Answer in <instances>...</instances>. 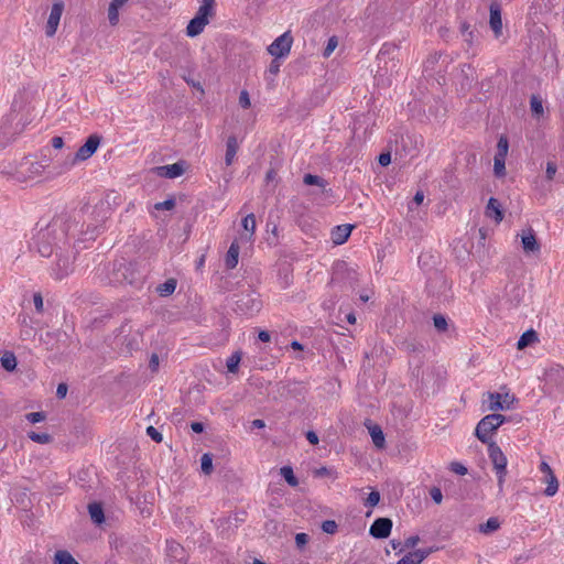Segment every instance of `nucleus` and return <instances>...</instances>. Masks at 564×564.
Segmentation results:
<instances>
[{
  "mask_svg": "<svg viewBox=\"0 0 564 564\" xmlns=\"http://www.w3.org/2000/svg\"><path fill=\"white\" fill-rule=\"evenodd\" d=\"M489 25L492 30L495 36L498 39L502 35V19H501V8L498 3L492 2L489 7Z\"/></svg>",
  "mask_w": 564,
  "mask_h": 564,
  "instance_id": "nucleus-10",
  "label": "nucleus"
},
{
  "mask_svg": "<svg viewBox=\"0 0 564 564\" xmlns=\"http://www.w3.org/2000/svg\"><path fill=\"white\" fill-rule=\"evenodd\" d=\"M433 322H434V326L438 330H445L446 327H447L446 318L444 316H442V315H435L434 318H433Z\"/></svg>",
  "mask_w": 564,
  "mask_h": 564,
  "instance_id": "nucleus-42",
  "label": "nucleus"
},
{
  "mask_svg": "<svg viewBox=\"0 0 564 564\" xmlns=\"http://www.w3.org/2000/svg\"><path fill=\"white\" fill-rule=\"evenodd\" d=\"M237 151H238L237 143H229L227 152H226V163L228 165H230L234 162Z\"/></svg>",
  "mask_w": 564,
  "mask_h": 564,
  "instance_id": "nucleus-38",
  "label": "nucleus"
},
{
  "mask_svg": "<svg viewBox=\"0 0 564 564\" xmlns=\"http://www.w3.org/2000/svg\"><path fill=\"white\" fill-rule=\"evenodd\" d=\"M464 36H465V42H467L469 45L473 44V41L475 37V34L473 31H468V34L464 35Z\"/></svg>",
  "mask_w": 564,
  "mask_h": 564,
  "instance_id": "nucleus-64",
  "label": "nucleus"
},
{
  "mask_svg": "<svg viewBox=\"0 0 564 564\" xmlns=\"http://www.w3.org/2000/svg\"><path fill=\"white\" fill-rule=\"evenodd\" d=\"M451 470L455 474H458V475H466L467 474V468L458 463V462H453L449 466Z\"/></svg>",
  "mask_w": 564,
  "mask_h": 564,
  "instance_id": "nucleus-44",
  "label": "nucleus"
},
{
  "mask_svg": "<svg viewBox=\"0 0 564 564\" xmlns=\"http://www.w3.org/2000/svg\"><path fill=\"white\" fill-rule=\"evenodd\" d=\"M280 473L290 486L295 487L297 485V479L291 467L284 466L281 468Z\"/></svg>",
  "mask_w": 564,
  "mask_h": 564,
  "instance_id": "nucleus-31",
  "label": "nucleus"
},
{
  "mask_svg": "<svg viewBox=\"0 0 564 564\" xmlns=\"http://www.w3.org/2000/svg\"><path fill=\"white\" fill-rule=\"evenodd\" d=\"M64 10V3L62 1L54 2L51 12L48 15V20L45 28V34L47 36H53L56 33L57 26L59 24V20Z\"/></svg>",
  "mask_w": 564,
  "mask_h": 564,
  "instance_id": "nucleus-8",
  "label": "nucleus"
},
{
  "mask_svg": "<svg viewBox=\"0 0 564 564\" xmlns=\"http://www.w3.org/2000/svg\"><path fill=\"white\" fill-rule=\"evenodd\" d=\"M505 422V416L501 414H489L482 417L476 427V436L482 443H488L489 435L495 432Z\"/></svg>",
  "mask_w": 564,
  "mask_h": 564,
  "instance_id": "nucleus-3",
  "label": "nucleus"
},
{
  "mask_svg": "<svg viewBox=\"0 0 564 564\" xmlns=\"http://www.w3.org/2000/svg\"><path fill=\"white\" fill-rule=\"evenodd\" d=\"M252 427L254 429H263L265 427V423L263 420L257 419L251 422Z\"/></svg>",
  "mask_w": 564,
  "mask_h": 564,
  "instance_id": "nucleus-60",
  "label": "nucleus"
},
{
  "mask_svg": "<svg viewBox=\"0 0 564 564\" xmlns=\"http://www.w3.org/2000/svg\"><path fill=\"white\" fill-rule=\"evenodd\" d=\"M28 436L30 440L39 444H50L53 440L52 436L45 432H29Z\"/></svg>",
  "mask_w": 564,
  "mask_h": 564,
  "instance_id": "nucleus-28",
  "label": "nucleus"
},
{
  "mask_svg": "<svg viewBox=\"0 0 564 564\" xmlns=\"http://www.w3.org/2000/svg\"><path fill=\"white\" fill-rule=\"evenodd\" d=\"M424 199V194L422 192H416L414 195V202L420 205Z\"/></svg>",
  "mask_w": 564,
  "mask_h": 564,
  "instance_id": "nucleus-63",
  "label": "nucleus"
},
{
  "mask_svg": "<svg viewBox=\"0 0 564 564\" xmlns=\"http://www.w3.org/2000/svg\"><path fill=\"white\" fill-rule=\"evenodd\" d=\"M368 431H369V434L371 436L373 444L378 448H383L386 440H384V435H383V432L380 429V426L371 424L368 426Z\"/></svg>",
  "mask_w": 564,
  "mask_h": 564,
  "instance_id": "nucleus-22",
  "label": "nucleus"
},
{
  "mask_svg": "<svg viewBox=\"0 0 564 564\" xmlns=\"http://www.w3.org/2000/svg\"><path fill=\"white\" fill-rule=\"evenodd\" d=\"M241 360V352L236 351L226 361V366L229 372L235 373L238 370Z\"/></svg>",
  "mask_w": 564,
  "mask_h": 564,
  "instance_id": "nucleus-27",
  "label": "nucleus"
},
{
  "mask_svg": "<svg viewBox=\"0 0 564 564\" xmlns=\"http://www.w3.org/2000/svg\"><path fill=\"white\" fill-rule=\"evenodd\" d=\"M364 123L365 122H356L355 126H354V139L360 141V140H365L367 138H370L371 134H367V127H364Z\"/></svg>",
  "mask_w": 564,
  "mask_h": 564,
  "instance_id": "nucleus-30",
  "label": "nucleus"
},
{
  "mask_svg": "<svg viewBox=\"0 0 564 564\" xmlns=\"http://www.w3.org/2000/svg\"><path fill=\"white\" fill-rule=\"evenodd\" d=\"M380 501V494L378 491H371L366 500L368 507H375Z\"/></svg>",
  "mask_w": 564,
  "mask_h": 564,
  "instance_id": "nucleus-40",
  "label": "nucleus"
},
{
  "mask_svg": "<svg viewBox=\"0 0 564 564\" xmlns=\"http://www.w3.org/2000/svg\"><path fill=\"white\" fill-rule=\"evenodd\" d=\"M1 366L6 370H8V371L14 370L15 367H17V358H15V356L12 352H6L1 357Z\"/></svg>",
  "mask_w": 564,
  "mask_h": 564,
  "instance_id": "nucleus-29",
  "label": "nucleus"
},
{
  "mask_svg": "<svg viewBox=\"0 0 564 564\" xmlns=\"http://www.w3.org/2000/svg\"><path fill=\"white\" fill-rule=\"evenodd\" d=\"M175 288H176L175 280L171 279V280H167L166 282H164L163 284H161L158 288V291L161 295L166 296V295L172 294L175 291Z\"/></svg>",
  "mask_w": 564,
  "mask_h": 564,
  "instance_id": "nucleus-34",
  "label": "nucleus"
},
{
  "mask_svg": "<svg viewBox=\"0 0 564 564\" xmlns=\"http://www.w3.org/2000/svg\"><path fill=\"white\" fill-rule=\"evenodd\" d=\"M486 215L489 218H492L497 224H499L502 220L503 214L500 208V204L496 198L491 197L489 199L487 207H486Z\"/></svg>",
  "mask_w": 564,
  "mask_h": 564,
  "instance_id": "nucleus-18",
  "label": "nucleus"
},
{
  "mask_svg": "<svg viewBox=\"0 0 564 564\" xmlns=\"http://www.w3.org/2000/svg\"><path fill=\"white\" fill-rule=\"evenodd\" d=\"M431 552L432 549L416 550L412 553L404 555L397 564H421Z\"/></svg>",
  "mask_w": 564,
  "mask_h": 564,
  "instance_id": "nucleus-16",
  "label": "nucleus"
},
{
  "mask_svg": "<svg viewBox=\"0 0 564 564\" xmlns=\"http://www.w3.org/2000/svg\"><path fill=\"white\" fill-rule=\"evenodd\" d=\"M459 30L463 35H467L470 30V24L467 21L460 22Z\"/></svg>",
  "mask_w": 564,
  "mask_h": 564,
  "instance_id": "nucleus-58",
  "label": "nucleus"
},
{
  "mask_svg": "<svg viewBox=\"0 0 564 564\" xmlns=\"http://www.w3.org/2000/svg\"><path fill=\"white\" fill-rule=\"evenodd\" d=\"M293 43V37L291 32H284L280 36H278L268 47V52L270 55L274 57H283L286 56Z\"/></svg>",
  "mask_w": 564,
  "mask_h": 564,
  "instance_id": "nucleus-5",
  "label": "nucleus"
},
{
  "mask_svg": "<svg viewBox=\"0 0 564 564\" xmlns=\"http://www.w3.org/2000/svg\"><path fill=\"white\" fill-rule=\"evenodd\" d=\"M84 141H102V135L98 133H91Z\"/></svg>",
  "mask_w": 564,
  "mask_h": 564,
  "instance_id": "nucleus-61",
  "label": "nucleus"
},
{
  "mask_svg": "<svg viewBox=\"0 0 564 564\" xmlns=\"http://www.w3.org/2000/svg\"><path fill=\"white\" fill-rule=\"evenodd\" d=\"M238 258H239V245L237 241H234L231 246L229 247V250L227 252L225 262L227 268L234 269L238 264Z\"/></svg>",
  "mask_w": 564,
  "mask_h": 564,
  "instance_id": "nucleus-21",
  "label": "nucleus"
},
{
  "mask_svg": "<svg viewBox=\"0 0 564 564\" xmlns=\"http://www.w3.org/2000/svg\"><path fill=\"white\" fill-rule=\"evenodd\" d=\"M26 420L32 423H40L45 420V414L43 412H31L25 415Z\"/></svg>",
  "mask_w": 564,
  "mask_h": 564,
  "instance_id": "nucleus-39",
  "label": "nucleus"
},
{
  "mask_svg": "<svg viewBox=\"0 0 564 564\" xmlns=\"http://www.w3.org/2000/svg\"><path fill=\"white\" fill-rule=\"evenodd\" d=\"M431 498L434 500L435 503L440 505L443 501V494L440 488L433 487L430 490Z\"/></svg>",
  "mask_w": 564,
  "mask_h": 564,
  "instance_id": "nucleus-45",
  "label": "nucleus"
},
{
  "mask_svg": "<svg viewBox=\"0 0 564 564\" xmlns=\"http://www.w3.org/2000/svg\"><path fill=\"white\" fill-rule=\"evenodd\" d=\"M280 62L276 59H273L269 66L268 72L272 75H276L280 72Z\"/></svg>",
  "mask_w": 564,
  "mask_h": 564,
  "instance_id": "nucleus-54",
  "label": "nucleus"
},
{
  "mask_svg": "<svg viewBox=\"0 0 564 564\" xmlns=\"http://www.w3.org/2000/svg\"><path fill=\"white\" fill-rule=\"evenodd\" d=\"M191 429L195 433H202L204 431V426H203V424L200 422H193L191 424Z\"/></svg>",
  "mask_w": 564,
  "mask_h": 564,
  "instance_id": "nucleus-59",
  "label": "nucleus"
},
{
  "mask_svg": "<svg viewBox=\"0 0 564 564\" xmlns=\"http://www.w3.org/2000/svg\"><path fill=\"white\" fill-rule=\"evenodd\" d=\"M207 24L208 23L206 21H204L203 19L194 17L189 21V23L186 28V33L191 37L197 36L198 34H200L203 32L204 28Z\"/></svg>",
  "mask_w": 564,
  "mask_h": 564,
  "instance_id": "nucleus-20",
  "label": "nucleus"
},
{
  "mask_svg": "<svg viewBox=\"0 0 564 564\" xmlns=\"http://www.w3.org/2000/svg\"><path fill=\"white\" fill-rule=\"evenodd\" d=\"M37 113L35 106L24 94L15 96L11 110L1 124L3 138L9 139L19 135Z\"/></svg>",
  "mask_w": 564,
  "mask_h": 564,
  "instance_id": "nucleus-1",
  "label": "nucleus"
},
{
  "mask_svg": "<svg viewBox=\"0 0 564 564\" xmlns=\"http://www.w3.org/2000/svg\"><path fill=\"white\" fill-rule=\"evenodd\" d=\"M67 393V386L65 383H59L56 389V394L58 398H65Z\"/></svg>",
  "mask_w": 564,
  "mask_h": 564,
  "instance_id": "nucleus-56",
  "label": "nucleus"
},
{
  "mask_svg": "<svg viewBox=\"0 0 564 564\" xmlns=\"http://www.w3.org/2000/svg\"><path fill=\"white\" fill-rule=\"evenodd\" d=\"M215 14V0H202V4L196 12V18H200L207 23L209 22V18Z\"/></svg>",
  "mask_w": 564,
  "mask_h": 564,
  "instance_id": "nucleus-17",
  "label": "nucleus"
},
{
  "mask_svg": "<svg viewBox=\"0 0 564 564\" xmlns=\"http://www.w3.org/2000/svg\"><path fill=\"white\" fill-rule=\"evenodd\" d=\"M488 456L494 466L497 476V484L500 490L503 488L507 476V456L501 448L494 442L488 443Z\"/></svg>",
  "mask_w": 564,
  "mask_h": 564,
  "instance_id": "nucleus-2",
  "label": "nucleus"
},
{
  "mask_svg": "<svg viewBox=\"0 0 564 564\" xmlns=\"http://www.w3.org/2000/svg\"><path fill=\"white\" fill-rule=\"evenodd\" d=\"M73 271V267L70 261L67 258L59 259L55 267L52 268L51 275L55 280H63L65 276L69 275Z\"/></svg>",
  "mask_w": 564,
  "mask_h": 564,
  "instance_id": "nucleus-13",
  "label": "nucleus"
},
{
  "mask_svg": "<svg viewBox=\"0 0 564 564\" xmlns=\"http://www.w3.org/2000/svg\"><path fill=\"white\" fill-rule=\"evenodd\" d=\"M88 511H89L91 520L95 523L100 524L104 522L105 517H104V511H102V508L100 505H98V503L89 505Z\"/></svg>",
  "mask_w": 564,
  "mask_h": 564,
  "instance_id": "nucleus-24",
  "label": "nucleus"
},
{
  "mask_svg": "<svg viewBox=\"0 0 564 564\" xmlns=\"http://www.w3.org/2000/svg\"><path fill=\"white\" fill-rule=\"evenodd\" d=\"M175 206V202L173 199H167L161 203H156L154 205L155 209L158 210H171Z\"/></svg>",
  "mask_w": 564,
  "mask_h": 564,
  "instance_id": "nucleus-41",
  "label": "nucleus"
},
{
  "mask_svg": "<svg viewBox=\"0 0 564 564\" xmlns=\"http://www.w3.org/2000/svg\"><path fill=\"white\" fill-rule=\"evenodd\" d=\"M119 9L112 4H109L108 8V20L111 25H117L119 22Z\"/></svg>",
  "mask_w": 564,
  "mask_h": 564,
  "instance_id": "nucleus-37",
  "label": "nucleus"
},
{
  "mask_svg": "<svg viewBox=\"0 0 564 564\" xmlns=\"http://www.w3.org/2000/svg\"><path fill=\"white\" fill-rule=\"evenodd\" d=\"M538 337L534 330H528L522 334V336L519 338L517 347L518 349H524L529 345L536 341Z\"/></svg>",
  "mask_w": 564,
  "mask_h": 564,
  "instance_id": "nucleus-23",
  "label": "nucleus"
},
{
  "mask_svg": "<svg viewBox=\"0 0 564 564\" xmlns=\"http://www.w3.org/2000/svg\"><path fill=\"white\" fill-rule=\"evenodd\" d=\"M160 365L159 356L153 354L150 358L149 367L152 371H156Z\"/></svg>",
  "mask_w": 564,
  "mask_h": 564,
  "instance_id": "nucleus-53",
  "label": "nucleus"
},
{
  "mask_svg": "<svg viewBox=\"0 0 564 564\" xmlns=\"http://www.w3.org/2000/svg\"><path fill=\"white\" fill-rule=\"evenodd\" d=\"M33 303H34V306L36 308L37 312H42L43 311V297L40 293H35L33 295Z\"/></svg>",
  "mask_w": 564,
  "mask_h": 564,
  "instance_id": "nucleus-49",
  "label": "nucleus"
},
{
  "mask_svg": "<svg viewBox=\"0 0 564 564\" xmlns=\"http://www.w3.org/2000/svg\"><path fill=\"white\" fill-rule=\"evenodd\" d=\"M155 172L159 176L175 178L185 172V164L183 162H177L170 165L159 166L155 169Z\"/></svg>",
  "mask_w": 564,
  "mask_h": 564,
  "instance_id": "nucleus-12",
  "label": "nucleus"
},
{
  "mask_svg": "<svg viewBox=\"0 0 564 564\" xmlns=\"http://www.w3.org/2000/svg\"><path fill=\"white\" fill-rule=\"evenodd\" d=\"M556 173V165L553 162L546 163V177L552 180Z\"/></svg>",
  "mask_w": 564,
  "mask_h": 564,
  "instance_id": "nucleus-52",
  "label": "nucleus"
},
{
  "mask_svg": "<svg viewBox=\"0 0 564 564\" xmlns=\"http://www.w3.org/2000/svg\"><path fill=\"white\" fill-rule=\"evenodd\" d=\"M378 160H379V163H380L381 165L387 166V165H389V164H390V162H391V155H390V153H389V152L381 153V154L379 155V159H378Z\"/></svg>",
  "mask_w": 564,
  "mask_h": 564,
  "instance_id": "nucleus-55",
  "label": "nucleus"
},
{
  "mask_svg": "<svg viewBox=\"0 0 564 564\" xmlns=\"http://www.w3.org/2000/svg\"><path fill=\"white\" fill-rule=\"evenodd\" d=\"M147 434L155 442L160 443L162 441L161 433L153 426H149L147 429Z\"/></svg>",
  "mask_w": 564,
  "mask_h": 564,
  "instance_id": "nucleus-47",
  "label": "nucleus"
},
{
  "mask_svg": "<svg viewBox=\"0 0 564 564\" xmlns=\"http://www.w3.org/2000/svg\"><path fill=\"white\" fill-rule=\"evenodd\" d=\"M98 144L99 143H84L73 159V164L90 158L97 151Z\"/></svg>",
  "mask_w": 564,
  "mask_h": 564,
  "instance_id": "nucleus-19",
  "label": "nucleus"
},
{
  "mask_svg": "<svg viewBox=\"0 0 564 564\" xmlns=\"http://www.w3.org/2000/svg\"><path fill=\"white\" fill-rule=\"evenodd\" d=\"M500 527V522L497 518H489L486 523L480 524L479 531L481 533L488 534L496 530H498Z\"/></svg>",
  "mask_w": 564,
  "mask_h": 564,
  "instance_id": "nucleus-26",
  "label": "nucleus"
},
{
  "mask_svg": "<svg viewBox=\"0 0 564 564\" xmlns=\"http://www.w3.org/2000/svg\"><path fill=\"white\" fill-rule=\"evenodd\" d=\"M308 541V536L305 533H297L295 535V543L299 547H303Z\"/></svg>",
  "mask_w": 564,
  "mask_h": 564,
  "instance_id": "nucleus-50",
  "label": "nucleus"
},
{
  "mask_svg": "<svg viewBox=\"0 0 564 564\" xmlns=\"http://www.w3.org/2000/svg\"><path fill=\"white\" fill-rule=\"evenodd\" d=\"M392 521L388 518L377 519L370 527V534L377 539H386L390 535Z\"/></svg>",
  "mask_w": 564,
  "mask_h": 564,
  "instance_id": "nucleus-11",
  "label": "nucleus"
},
{
  "mask_svg": "<svg viewBox=\"0 0 564 564\" xmlns=\"http://www.w3.org/2000/svg\"><path fill=\"white\" fill-rule=\"evenodd\" d=\"M520 238L522 251L525 256H536L540 253L541 246L532 228H524L518 235Z\"/></svg>",
  "mask_w": 564,
  "mask_h": 564,
  "instance_id": "nucleus-4",
  "label": "nucleus"
},
{
  "mask_svg": "<svg viewBox=\"0 0 564 564\" xmlns=\"http://www.w3.org/2000/svg\"><path fill=\"white\" fill-rule=\"evenodd\" d=\"M540 471L543 474L541 481L546 485L544 494L547 497H553L558 491V480L551 468V466L546 462H541L539 466Z\"/></svg>",
  "mask_w": 564,
  "mask_h": 564,
  "instance_id": "nucleus-7",
  "label": "nucleus"
},
{
  "mask_svg": "<svg viewBox=\"0 0 564 564\" xmlns=\"http://www.w3.org/2000/svg\"><path fill=\"white\" fill-rule=\"evenodd\" d=\"M351 230H352L351 225H340V226L335 227L332 230V241L335 245H343L350 236Z\"/></svg>",
  "mask_w": 564,
  "mask_h": 564,
  "instance_id": "nucleus-15",
  "label": "nucleus"
},
{
  "mask_svg": "<svg viewBox=\"0 0 564 564\" xmlns=\"http://www.w3.org/2000/svg\"><path fill=\"white\" fill-rule=\"evenodd\" d=\"M259 339L261 341H269L270 340V334L267 330H261L258 335Z\"/></svg>",
  "mask_w": 564,
  "mask_h": 564,
  "instance_id": "nucleus-62",
  "label": "nucleus"
},
{
  "mask_svg": "<svg viewBox=\"0 0 564 564\" xmlns=\"http://www.w3.org/2000/svg\"><path fill=\"white\" fill-rule=\"evenodd\" d=\"M337 45H338L337 36H335V35L330 36L327 41L325 48H324L323 56L329 57L332 55V53L335 51V48L337 47Z\"/></svg>",
  "mask_w": 564,
  "mask_h": 564,
  "instance_id": "nucleus-35",
  "label": "nucleus"
},
{
  "mask_svg": "<svg viewBox=\"0 0 564 564\" xmlns=\"http://www.w3.org/2000/svg\"><path fill=\"white\" fill-rule=\"evenodd\" d=\"M508 152V143H498V149L494 158V173L497 177H503L506 175V159Z\"/></svg>",
  "mask_w": 564,
  "mask_h": 564,
  "instance_id": "nucleus-9",
  "label": "nucleus"
},
{
  "mask_svg": "<svg viewBox=\"0 0 564 564\" xmlns=\"http://www.w3.org/2000/svg\"><path fill=\"white\" fill-rule=\"evenodd\" d=\"M56 564H79L68 551H57L55 553Z\"/></svg>",
  "mask_w": 564,
  "mask_h": 564,
  "instance_id": "nucleus-25",
  "label": "nucleus"
},
{
  "mask_svg": "<svg viewBox=\"0 0 564 564\" xmlns=\"http://www.w3.org/2000/svg\"><path fill=\"white\" fill-rule=\"evenodd\" d=\"M531 111L534 116L540 117L543 115V105L541 98L532 96L530 99Z\"/></svg>",
  "mask_w": 564,
  "mask_h": 564,
  "instance_id": "nucleus-32",
  "label": "nucleus"
},
{
  "mask_svg": "<svg viewBox=\"0 0 564 564\" xmlns=\"http://www.w3.org/2000/svg\"><path fill=\"white\" fill-rule=\"evenodd\" d=\"M242 227L245 232L241 234L240 239L248 242L252 241V237L257 227L256 217L253 214H249L242 219Z\"/></svg>",
  "mask_w": 564,
  "mask_h": 564,
  "instance_id": "nucleus-14",
  "label": "nucleus"
},
{
  "mask_svg": "<svg viewBox=\"0 0 564 564\" xmlns=\"http://www.w3.org/2000/svg\"><path fill=\"white\" fill-rule=\"evenodd\" d=\"M420 542L419 535H412L405 539L404 549H412Z\"/></svg>",
  "mask_w": 564,
  "mask_h": 564,
  "instance_id": "nucleus-48",
  "label": "nucleus"
},
{
  "mask_svg": "<svg viewBox=\"0 0 564 564\" xmlns=\"http://www.w3.org/2000/svg\"><path fill=\"white\" fill-rule=\"evenodd\" d=\"M304 183L306 185H315V186H318L322 191L325 189L326 187V184H325V181L319 177V176H316V175H312V174H306L304 176Z\"/></svg>",
  "mask_w": 564,
  "mask_h": 564,
  "instance_id": "nucleus-33",
  "label": "nucleus"
},
{
  "mask_svg": "<svg viewBox=\"0 0 564 564\" xmlns=\"http://www.w3.org/2000/svg\"><path fill=\"white\" fill-rule=\"evenodd\" d=\"M441 53L435 52L434 54L430 55L429 58L425 62L426 67H433L440 59Z\"/></svg>",
  "mask_w": 564,
  "mask_h": 564,
  "instance_id": "nucleus-51",
  "label": "nucleus"
},
{
  "mask_svg": "<svg viewBox=\"0 0 564 564\" xmlns=\"http://www.w3.org/2000/svg\"><path fill=\"white\" fill-rule=\"evenodd\" d=\"M488 410L489 411H499V410H510L512 409L513 402L516 401L514 395L509 392L505 393H488Z\"/></svg>",
  "mask_w": 564,
  "mask_h": 564,
  "instance_id": "nucleus-6",
  "label": "nucleus"
},
{
  "mask_svg": "<svg viewBox=\"0 0 564 564\" xmlns=\"http://www.w3.org/2000/svg\"><path fill=\"white\" fill-rule=\"evenodd\" d=\"M322 529H323L324 532L333 534L337 530V524H336L335 521L326 520V521L323 522Z\"/></svg>",
  "mask_w": 564,
  "mask_h": 564,
  "instance_id": "nucleus-43",
  "label": "nucleus"
},
{
  "mask_svg": "<svg viewBox=\"0 0 564 564\" xmlns=\"http://www.w3.org/2000/svg\"><path fill=\"white\" fill-rule=\"evenodd\" d=\"M200 467L205 474H210L213 470V458L209 454H204L200 459Z\"/></svg>",
  "mask_w": 564,
  "mask_h": 564,
  "instance_id": "nucleus-36",
  "label": "nucleus"
},
{
  "mask_svg": "<svg viewBox=\"0 0 564 564\" xmlns=\"http://www.w3.org/2000/svg\"><path fill=\"white\" fill-rule=\"evenodd\" d=\"M239 105H240L242 108H245V109H247V108H249V107H250V105H251V104H250V98H249V94H248V91H247V90H242V91L240 93V96H239Z\"/></svg>",
  "mask_w": 564,
  "mask_h": 564,
  "instance_id": "nucleus-46",
  "label": "nucleus"
},
{
  "mask_svg": "<svg viewBox=\"0 0 564 564\" xmlns=\"http://www.w3.org/2000/svg\"><path fill=\"white\" fill-rule=\"evenodd\" d=\"M306 438H307V441H308L311 444H313V445H315V444H317V443H318V436H317V434H316L315 432H313V431H308V432L306 433Z\"/></svg>",
  "mask_w": 564,
  "mask_h": 564,
  "instance_id": "nucleus-57",
  "label": "nucleus"
}]
</instances>
